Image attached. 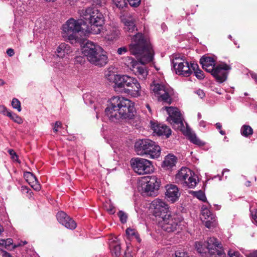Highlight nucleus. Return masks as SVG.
<instances>
[{
    "label": "nucleus",
    "instance_id": "nucleus-4",
    "mask_svg": "<svg viewBox=\"0 0 257 257\" xmlns=\"http://www.w3.org/2000/svg\"><path fill=\"white\" fill-rule=\"evenodd\" d=\"M164 108L169 115L167 119L174 129L182 132L194 144L199 146H202L204 145V143L198 138L196 134L190 128L185 127L183 122V117L177 108L171 106L165 107Z\"/></svg>",
    "mask_w": 257,
    "mask_h": 257
},
{
    "label": "nucleus",
    "instance_id": "nucleus-56",
    "mask_svg": "<svg viewBox=\"0 0 257 257\" xmlns=\"http://www.w3.org/2000/svg\"><path fill=\"white\" fill-rule=\"evenodd\" d=\"M7 53L10 57L13 56L15 54L14 50L11 48L7 50Z\"/></svg>",
    "mask_w": 257,
    "mask_h": 257
},
{
    "label": "nucleus",
    "instance_id": "nucleus-59",
    "mask_svg": "<svg viewBox=\"0 0 257 257\" xmlns=\"http://www.w3.org/2000/svg\"><path fill=\"white\" fill-rule=\"evenodd\" d=\"M199 125L200 126H202L203 127H205V126H206V122L203 121V120H201L200 122H199Z\"/></svg>",
    "mask_w": 257,
    "mask_h": 257
},
{
    "label": "nucleus",
    "instance_id": "nucleus-41",
    "mask_svg": "<svg viewBox=\"0 0 257 257\" xmlns=\"http://www.w3.org/2000/svg\"><path fill=\"white\" fill-rule=\"evenodd\" d=\"M29 184L36 191H39L41 188V185L38 182L37 178L35 179V181H33Z\"/></svg>",
    "mask_w": 257,
    "mask_h": 257
},
{
    "label": "nucleus",
    "instance_id": "nucleus-22",
    "mask_svg": "<svg viewBox=\"0 0 257 257\" xmlns=\"http://www.w3.org/2000/svg\"><path fill=\"white\" fill-rule=\"evenodd\" d=\"M166 197L168 201L174 203L177 201L180 196L178 188L174 185L166 186Z\"/></svg>",
    "mask_w": 257,
    "mask_h": 257
},
{
    "label": "nucleus",
    "instance_id": "nucleus-24",
    "mask_svg": "<svg viewBox=\"0 0 257 257\" xmlns=\"http://www.w3.org/2000/svg\"><path fill=\"white\" fill-rule=\"evenodd\" d=\"M136 82L138 84H132L131 87H129L127 89V91L126 92L125 94L134 98H139L144 96L146 94L144 90L142 89L140 82L137 79Z\"/></svg>",
    "mask_w": 257,
    "mask_h": 257
},
{
    "label": "nucleus",
    "instance_id": "nucleus-32",
    "mask_svg": "<svg viewBox=\"0 0 257 257\" xmlns=\"http://www.w3.org/2000/svg\"><path fill=\"white\" fill-rule=\"evenodd\" d=\"M125 233L128 238L132 239L136 238L138 242L141 241L137 232L134 229L131 228H127L125 230Z\"/></svg>",
    "mask_w": 257,
    "mask_h": 257
},
{
    "label": "nucleus",
    "instance_id": "nucleus-33",
    "mask_svg": "<svg viewBox=\"0 0 257 257\" xmlns=\"http://www.w3.org/2000/svg\"><path fill=\"white\" fill-rule=\"evenodd\" d=\"M189 193L201 201L203 202H205L206 201V198L205 194L201 190L198 191H191Z\"/></svg>",
    "mask_w": 257,
    "mask_h": 257
},
{
    "label": "nucleus",
    "instance_id": "nucleus-49",
    "mask_svg": "<svg viewBox=\"0 0 257 257\" xmlns=\"http://www.w3.org/2000/svg\"><path fill=\"white\" fill-rule=\"evenodd\" d=\"M174 257H189L187 253L184 251L177 250L176 251Z\"/></svg>",
    "mask_w": 257,
    "mask_h": 257
},
{
    "label": "nucleus",
    "instance_id": "nucleus-2",
    "mask_svg": "<svg viewBox=\"0 0 257 257\" xmlns=\"http://www.w3.org/2000/svg\"><path fill=\"white\" fill-rule=\"evenodd\" d=\"M135 112L134 102L127 98L119 96L111 98L105 110V114L112 121L120 118L131 119Z\"/></svg>",
    "mask_w": 257,
    "mask_h": 257
},
{
    "label": "nucleus",
    "instance_id": "nucleus-12",
    "mask_svg": "<svg viewBox=\"0 0 257 257\" xmlns=\"http://www.w3.org/2000/svg\"><path fill=\"white\" fill-rule=\"evenodd\" d=\"M175 73L180 76L188 77L193 72V70L198 68L195 63H189L183 58H175L172 61Z\"/></svg>",
    "mask_w": 257,
    "mask_h": 257
},
{
    "label": "nucleus",
    "instance_id": "nucleus-44",
    "mask_svg": "<svg viewBox=\"0 0 257 257\" xmlns=\"http://www.w3.org/2000/svg\"><path fill=\"white\" fill-rule=\"evenodd\" d=\"M193 72L194 73L195 76L199 79H202L204 78V76L203 72L199 70L198 68H197L196 70H193Z\"/></svg>",
    "mask_w": 257,
    "mask_h": 257
},
{
    "label": "nucleus",
    "instance_id": "nucleus-37",
    "mask_svg": "<svg viewBox=\"0 0 257 257\" xmlns=\"http://www.w3.org/2000/svg\"><path fill=\"white\" fill-rule=\"evenodd\" d=\"M24 178L29 184L33 181H35V179L36 178L35 176L30 172L25 173L24 174Z\"/></svg>",
    "mask_w": 257,
    "mask_h": 257
},
{
    "label": "nucleus",
    "instance_id": "nucleus-57",
    "mask_svg": "<svg viewBox=\"0 0 257 257\" xmlns=\"http://www.w3.org/2000/svg\"><path fill=\"white\" fill-rule=\"evenodd\" d=\"M27 242L26 241H22L20 243H18V244H15L14 245H13V247L14 248H16V247H17L18 246H23V245H24L25 244H27Z\"/></svg>",
    "mask_w": 257,
    "mask_h": 257
},
{
    "label": "nucleus",
    "instance_id": "nucleus-29",
    "mask_svg": "<svg viewBox=\"0 0 257 257\" xmlns=\"http://www.w3.org/2000/svg\"><path fill=\"white\" fill-rule=\"evenodd\" d=\"M177 162V158L171 154L166 156L162 163V168L166 170H171Z\"/></svg>",
    "mask_w": 257,
    "mask_h": 257
},
{
    "label": "nucleus",
    "instance_id": "nucleus-30",
    "mask_svg": "<svg viewBox=\"0 0 257 257\" xmlns=\"http://www.w3.org/2000/svg\"><path fill=\"white\" fill-rule=\"evenodd\" d=\"M188 177L186 178L185 181L186 182L183 183L182 186L183 187H187L189 188H194L198 184L199 180L197 175L191 170L189 174Z\"/></svg>",
    "mask_w": 257,
    "mask_h": 257
},
{
    "label": "nucleus",
    "instance_id": "nucleus-26",
    "mask_svg": "<svg viewBox=\"0 0 257 257\" xmlns=\"http://www.w3.org/2000/svg\"><path fill=\"white\" fill-rule=\"evenodd\" d=\"M109 246L112 255L113 257H119L121 253V247L117 237L112 236L109 238Z\"/></svg>",
    "mask_w": 257,
    "mask_h": 257
},
{
    "label": "nucleus",
    "instance_id": "nucleus-27",
    "mask_svg": "<svg viewBox=\"0 0 257 257\" xmlns=\"http://www.w3.org/2000/svg\"><path fill=\"white\" fill-rule=\"evenodd\" d=\"M191 170L187 167H182L180 169L175 175V182L180 185L185 183L186 178L188 177Z\"/></svg>",
    "mask_w": 257,
    "mask_h": 257
},
{
    "label": "nucleus",
    "instance_id": "nucleus-43",
    "mask_svg": "<svg viewBox=\"0 0 257 257\" xmlns=\"http://www.w3.org/2000/svg\"><path fill=\"white\" fill-rule=\"evenodd\" d=\"M13 244V240L12 238L2 239L0 240V244L5 245L6 247Z\"/></svg>",
    "mask_w": 257,
    "mask_h": 257
},
{
    "label": "nucleus",
    "instance_id": "nucleus-3",
    "mask_svg": "<svg viewBox=\"0 0 257 257\" xmlns=\"http://www.w3.org/2000/svg\"><path fill=\"white\" fill-rule=\"evenodd\" d=\"M89 35L87 26L82 20L70 19L62 26V37L71 43L80 42Z\"/></svg>",
    "mask_w": 257,
    "mask_h": 257
},
{
    "label": "nucleus",
    "instance_id": "nucleus-60",
    "mask_svg": "<svg viewBox=\"0 0 257 257\" xmlns=\"http://www.w3.org/2000/svg\"><path fill=\"white\" fill-rule=\"evenodd\" d=\"M248 257H257V251L250 253Z\"/></svg>",
    "mask_w": 257,
    "mask_h": 257
},
{
    "label": "nucleus",
    "instance_id": "nucleus-62",
    "mask_svg": "<svg viewBox=\"0 0 257 257\" xmlns=\"http://www.w3.org/2000/svg\"><path fill=\"white\" fill-rule=\"evenodd\" d=\"M44 60L46 62H50V61L49 57H47V56L44 57Z\"/></svg>",
    "mask_w": 257,
    "mask_h": 257
},
{
    "label": "nucleus",
    "instance_id": "nucleus-50",
    "mask_svg": "<svg viewBox=\"0 0 257 257\" xmlns=\"http://www.w3.org/2000/svg\"><path fill=\"white\" fill-rule=\"evenodd\" d=\"M17 5H15V6H14V7H17V9L18 8V7L20 6V11H21L22 13L26 10V9L25 8V6H24V5L23 4V3H22L21 1L20 0V2H17Z\"/></svg>",
    "mask_w": 257,
    "mask_h": 257
},
{
    "label": "nucleus",
    "instance_id": "nucleus-36",
    "mask_svg": "<svg viewBox=\"0 0 257 257\" xmlns=\"http://www.w3.org/2000/svg\"><path fill=\"white\" fill-rule=\"evenodd\" d=\"M12 105L14 109H17L19 112L22 110L21 102L17 98H14L13 99Z\"/></svg>",
    "mask_w": 257,
    "mask_h": 257
},
{
    "label": "nucleus",
    "instance_id": "nucleus-51",
    "mask_svg": "<svg viewBox=\"0 0 257 257\" xmlns=\"http://www.w3.org/2000/svg\"><path fill=\"white\" fill-rule=\"evenodd\" d=\"M0 257H12L11 255L5 250L0 248Z\"/></svg>",
    "mask_w": 257,
    "mask_h": 257
},
{
    "label": "nucleus",
    "instance_id": "nucleus-52",
    "mask_svg": "<svg viewBox=\"0 0 257 257\" xmlns=\"http://www.w3.org/2000/svg\"><path fill=\"white\" fill-rule=\"evenodd\" d=\"M127 52V49L125 47H120L117 49V52L119 55H122Z\"/></svg>",
    "mask_w": 257,
    "mask_h": 257
},
{
    "label": "nucleus",
    "instance_id": "nucleus-1",
    "mask_svg": "<svg viewBox=\"0 0 257 257\" xmlns=\"http://www.w3.org/2000/svg\"><path fill=\"white\" fill-rule=\"evenodd\" d=\"M130 51L140 62L132 57H127L125 59V64L139 79H145L148 74V71L145 64L152 61L154 56L151 44L142 33H138L132 38Z\"/></svg>",
    "mask_w": 257,
    "mask_h": 257
},
{
    "label": "nucleus",
    "instance_id": "nucleus-55",
    "mask_svg": "<svg viewBox=\"0 0 257 257\" xmlns=\"http://www.w3.org/2000/svg\"><path fill=\"white\" fill-rule=\"evenodd\" d=\"M215 257H226V254L223 250H220L217 251V255Z\"/></svg>",
    "mask_w": 257,
    "mask_h": 257
},
{
    "label": "nucleus",
    "instance_id": "nucleus-48",
    "mask_svg": "<svg viewBox=\"0 0 257 257\" xmlns=\"http://www.w3.org/2000/svg\"><path fill=\"white\" fill-rule=\"evenodd\" d=\"M9 154L11 156V158L15 161H18V157L16 153L13 150H10L9 151Z\"/></svg>",
    "mask_w": 257,
    "mask_h": 257
},
{
    "label": "nucleus",
    "instance_id": "nucleus-47",
    "mask_svg": "<svg viewBox=\"0 0 257 257\" xmlns=\"http://www.w3.org/2000/svg\"><path fill=\"white\" fill-rule=\"evenodd\" d=\"M250 212L252 221L254 223H257V210H250Z\"/></svg>",
    "mask_w": 257,
    "mask_h": 257
},
{
    "label": "nucleus",
    "instance_id": "nucleus-53",
    "mask_svg": "<svg viewBox=\"0 0 257 257\" xmlns=\"http://www.w3.org/2000/svg\"><path fill=\"white\" fill-rule=\"evenodd\" d=\"M61 126L62 123L61 122L56 121L53 128L54 131L55 132H57L59 131V128H60Z\"/></svg>",
    "mask_w": 257,
    "mask_h": 257
},
{
    "label": "nucleus",
    "instance_id": "nucleus-7",
    "mask_svg": "<svg viewBox=\"0 0 257 257\" xmlns=\"http://www.w3.org/2000/svg\"><path fill=\"white\" fill-rule=\"evenodd\" d=\"M134 150L136 154L152 159H158L161 155L160 147L149 139L137 140L135 143Z\"/></svg>",
    "mask_w": 257,
    "mask_h": 257
},
{
    "label": "nucleus",
    "instance_id": "nucleus-46",
    "mask_svg": "<svg viewBox=\"0 0 257 257\" xmlns=\"http://www.w3.org/2000/svg\"><path fill=\"white\" fill-rule=\"evenodd\" d=\"M127 1L130 6L134 7L139 6L141 3V0H127Z\"/></svg>",
    "mask_w": 257,
    "mask_h": 257
},
{
    "label": "nucleus",
    "instance_id": "nucleus-28",
    "mask_svg": "<svg viewBox=\"0 0 257 257\" xmlns=\"http://www.w3.org/2000/svg\"><path fill=\"white\" fill-rule=\"evenodd\" d=\"M200 62L202 68L208 72L211 73L215 68V60L212 57L204 56L200 59Z\"/></svg>",
    "mask_w": 257,
    "mask_h": 257
},
{
    "label": "nucleus",
    "instance_id": "nucleus-31",
    "mask_svg": "<svg viewBox=\"0 0 257 257\" xmlns=\"http://www.w3.org/2000/svg\"><path fill=\"white\" fill-rule=\"evenodd\" d=\"M240 134L245 137H250L253 133V129L248 125L244 124L240 128Z\"/></svg>",
    "mask_w": 257,
    "mask_h": 257
},
{
    "label": "nucleus",
    "instance_id": "nucleus-13",
    "mask_svg": "<svg viewBox=\"0 0 257 257\" xmlns=\"http://www.w3.org/2000/svg\"><path fill=\"white\" fill-rule=\"evenodd\" d=\"M182 220L181 216L177 213H168L158 220L159 226L165 231H174Z\"/></svg>",
    "mask_w": 257,
    "mask_h": 257
},
{
    "label": "nucleus",
    "instance_id": "nucleus-14",
    "mask_svg": "<svg viewBox=\"0 0 257 257\" xmlns=\"http://www.w3.org/2000/svg\"><path fill=\"white\" fill-rule=\"evenodd\" d=\"M131 165L134 172L140 175L150 174L154 169L152 161L142 158L132 159Z\"/></svg>",
    "mask_w": 257,
    "mask_h": 257
},
{
    "label": "nucleus",
    "instance_id": "nucleus-8",
    "mask_svg": "<svg viewBox=\"0 0 257 257\" xmlns=\"http://www.w3.org/2000/svg\"><path fill=\"white\" fill-rule=\"evenodd\" d=\"M72 52V49L69 44L61 43L57 47L54 56L62 60L58 62L51 61V65L55 69L63 70L70 62L69 56Z\"/></svg>",
    "mask_w": 257,
    "mask_h": 257
},
{
    "label": "nucleus",
    "instance_id": "nucleus-34",
    "mask_svg": "<svg viewBox=\"0 0 257 257\" xmlns=\"http://www.w3.org/2000/svg\"><path fill=\"white\" fill-rule=\"evenodd\" d=\"M9 115L8 117H9L14 122H15L18 124L23 123V119L20 116L18 115L17 114L11 111V112L9 113Z\"/></svg>",
    "mask_w": 257,
    "mask_h": 257
},
{
    "label": "nucleus",
    "instance_id": "nucleus-61",
    "mask_svg": "<svg viewBox=\"0 0 257 257\" xmlns=\"http://www.w3.org/2000/svg\"><path fill=\"white\" fill-rule=\"evenodd\" d=\"M215 125H216V128H217V129H218V130H220V129H221V126H222V125H221V123H219V122H217V123H216L215 124Z\"/></svg>",
    "mask_w": 257,
    "mask_h": 257
},
{
    "label": "nucleus",
    "instance_id": "nucleus-6",
    "mask_svg": "<svg viewBox=\"0 0 257 257\" xmlns=\"http://www.w3.org/2000/svg\"><path fill=\"white\" fill-rule=\"evenodd\" d=\"M112 68H109L105 72V79L110 83H114L113 88L116 92L125 93L132 84H138L136 78L127 75L116 74Z\"/></svg>",
    "mask_w": 257,
    "mask_h": 257
},
{
    "label": "nucleus",
    "instance_id": "nucleus-45",
    "mask_svg": "<svg viewBox=\"0 0 257 257\" xmlns=\"http://www.w3.org/2000/svg\"><path fill=\"white\" fill-rule=\"evenodd\" d=\"M11 112V111L8 110V109L4 106L2 105H0V113L3 114L4 115H6L7 116H9V113Z\"/></svg>",
    "mask_w": 257,
    "mask_h": 257
},
{
    "label": "nucleus",
    "instance_id": "nucleus-35",
    "mask_svg": "<svg viewBox=\"0 0 257 257\" xmlns=\"http://www.w3.org/2000/svg\"><path fill=\"white\" fill-rule=\"evenodd\" d=\"M112 1L119 9H123L127 6L125 0H112Z\"/></svg>",
    "mask_w": 257,
    "mask_h": 257
},
{
    "label": "nucleus",
    "instance_id": "nucleus-54",
    "mask_svg": "<svg viewBox=\"0 0 257 257\" xmlns=\"http://www.w3.org/2000/svg\"><path fill=\"white\" fill-rule=\"evenodd\" d=\"M195 93L201 98H203L204 97V96H205V93H204V91L202 90H201V89H198V90H196L195 91Z\"/></svg>",
    "mask_w": 257,
    "mask_h": 257
},
{
    "label": "nucleus",
    "instance_id": "nucleus-64",
    "mask_svg": "<svg viewBox=\"0 0 257 257\" xmlns=\"http://www.w3.org/2000/svg\"><path fill=\"white\" fill-rule=\"evenodd\" d=\"M5 84V81L3 80L0 79V86H2Z\"/></svg>",
    "mask_w": 257,
    "mask_h": 257
},
{
    "label": "nucleus",
    "instance_id": "nucleus-40",
    "mask_svg": "<svg viewBox=\"0 0 257 257\" xmlns=\"http://www.w3.org/2000/svg\"><path fill=\"white\" fill-rule=\"evenodd\" d=\"M105 209L110 213L113 214L115 212V209L112 204L110 202H106L104 205Z\"/></svg>",
    "mask_w": 257,
    "mask_h": 257
},
{
    "label": "nucleus",
    "instance_id": "nucleus-5",
    "mask_svg": "<svg viewBox=\"0 0 257 257\" xmlns=\"http://www.w3.org/2000/svg\"><path fill=\"white\" fill-rule=\"evenodd\" d=\"M82 53L92 64L102 67L107 63V57L103 48L98 44L87 41L82 48Z\"/></svg>",
    "mask_w": 257,
    "mask_h": 257
},
{
    "label": "nucleus",
    "instance_id": "nucleus-42",
    "mask_svg": "<svg viewBox=\"0 0 257 257\" xmlns=\"http://www.w3.org/2000/svg\"><path fill=\"white\" fill-rule=\"evenodd\" d=\"M93 5L97 7H104L106 4V0H92Z\"/></svg>",
    "mask_w": 257,
    "mask_h": 257
},
{
    "label": "nucleus",
    "instance_id": "nucleus-16",
    "mask_svg": "<svg viewBox=\"0 0 257 257\" xmlns=\"http://www.w3.org/2000/svg\"><path fill=\"white\" fill-rule=\"evenodd\" d=\"M169 208L168 205L165 201L158 198L154 200L150 205L153 214L158 218V220L170 213Z\"/></svg>",
    "mask_w": 257,
    "mask_h": 257
},
{
    "label": "nucleus",
    "instance_id": "nucleus-25",
    "mask_svg": "<svg viewBox=\"0 0 257 257\" xmlns=\"http://www.w3.org/2000/svg\"><path fill=\"white\" fill-rule=\"evenodd\" d=\"M120 31L116 26H109L103 34V37L105 40L109 42H113L116 40L119 37Z\"/></svg>",
    "mask_w": 257,
    "mask_h": 257
},
{
    "label": "nucleus",
    "instance_id": "nucleus-17",
    "mask_svg": "<svg viewBox=\"0 0 257 257\" xmlns=\"http://www.w3.org/2000/svg\"><path fill=\"white\" fill-rule=\"evenodd\" d=\"M84 101L86 104H91L94 103V108L96 110L97 106H101L105 103L106 98L102 94L96 92L86 93L83 96ZM96 117L98 118V111H96Z\"/></svg>",
    "mask_w": 257,
    "mask_h": 257
},
{
    "label": "nucleus",
    "instance_id": "nucleus-9",
    "mask_svg": "<svg viewBox=\"0 0 257 257\" xmlns=\"http://www.w3.org/2000/svg\"><path fill=\"white\" fill-rule=\"evenodd\" d=\"M160 180L156 176H148L140 180L138 189L144 196H152L156 190H158Z\"/></svg>",
    "mask_w": 257,
    "mask_h": 257
},
{
    "label": "nucleus",
    "instance_id": "nucleus-39",
    "mask_svg": "<svg viewBox=\"0 0 257 257\" xmlns=\"http://www.w3.org/2000/svg\"><path fill=\"white\" fill-rule=\"evenodd\" d=\"M118 216L121 223H124L126 222L127 216L125 212L122 211H119L118 213Z\"/></svg>",
    "mask_w": 257,
    "mask_h": 257
},
{
    "label": "nucleus",
    "instance_id": "nucleus-11",
    "mask_svg": "<svg viewBox=\"0 0 257 257\" xmlns=\"http://www.w3.org/2000/svg\"><path fill=\"white\" fill-rule=\"evenodd\" d=\"M195 247L198 252L200 253L208 252L210 254L211 257H215L218 251L223 250L221 244L215 237H210L206 241H196Z\"/></svg>",
    "mask_w": 257,
    "mask_h": 257
},
{
    "label": "nucleus",
    "instance_id": "nucleus-23",
    "mask_svg": "<svg viewBox=\"0 0 257 257\" xmlns=\"http://www.w3.org/2000/svg\"><path fill=\"white\" fill-rule=\"evenodd\" d=\"M121 20L123 24V29L125 32L131 33L137 30L135 19L131 15L121 16Z\"/></svg>",
    "mask_w": 257,
    "mask_h": 257
},
{
    "label": "nucleus",
    "instance_id": "nucleus-18",
    "mask_svg": "<svg viewBox=\"0 0 257 257\" xmlns=\"http://www.w3.org/2000/svg\"><path fill=\"white\" fill-rule=\"evenodd\" d=\"M230 69L228 65L221 63L215 67L211 74L218 82L221 83L226 80L228 71Z\"/></svg>",
    "mask_w": 257,
    "mask_h": 257
},
{
    "label": "nucleus",
    "instance_id": "nucleus-63",
    "mask_svg": "<svg viewBox=\"0 0 257 257\" xmlns=\"http://www.w3.org/2000/svg\"><path fill=\"white\" fill-rule=\"evenodd\" d=\"M4 230V229L3 226L0 224V235L3 232Z\"/></svg>",
    "mask_w": 257,
    "mask_h": 257
},
{
    "label": "nucleus",
    "instance_id": "nucleus-15",
    "mask_svg": "<svg viewBox=\"0 0 257 257\" xmlns=\"http://www.w3.org/2000/svg\"><path fill=\"white\" fill-rule=\"evenodd\" d=\"M150 89L160 101L170 104L171 102V90L168 87L158 83L154 82L150 86Z\"/></svg>",
    "mask_w": 257,
    "mask_h": 257
},
{
    "label": "nucleus",
    "instance_id": "nucleus-20",
    "mask_svg": "<svg viewBox=\"0 0 257 257\" xmlns=\"http://www.w3.org/2000/svg\"><path fill=\"white\" fill-rule=\"evenodd\" d=\"M150 124L154 133L158 136H165L166 138H169L171 135V129L165 124L154 121H151Z\"/></svg>",
    "mask_w": 257,
    "mask_h": 257
},
{
    "label": "nucleus",
    "instance_id": "nucleus-21",
    "mask_svg": "<svg viewBox=\"0 0 257 257\" xmlns=\"http://www.w3.org/2000/svg\"><path fill=\"white\" fill-rule=\"evenodd\" d=\"M57 218L58 221L67 228L74 229L76 227V223L75 221L63 211L57 213Z\"/></svg>",
    "mask_w": 257,
    "mask_h": 257
},
{
    "label": "nucleus",
    "instance_id": "nucleus-38",
    "mask_svg": "<svg viewBox=\"0 0 257 257\" xmlns=\"http://www.w3.org/2000/svg\"><path fill=\"white\" fill-rule=\"evenodd\" d=\"M228 257H243L240 253L236 250L229 249L227 252Z\"/></svg>",
    "mask_w": 257,
    "mask_h": 257
},
{
    "label": "nucleus",
    "instance_id": "nucleus-10",
    "mask_svg": "<svg viewBox=\"0 0 257 257\" xmlns=\"http://www.w3.org/2000/svg\"><path fill=\"white\" fill-rule=\"evenodd\" d=\"M86 13L89 14L85 19L89 21L90 27H87L89 33L98 34L100 33L102 26L104 24V17L102 13L97 9H87Z\"/></svg>",
    "mask_w": 257,
    "mask_h": 257
},
{
    "label": "nucleus",
    "instance_id": "nucleus-58",
    "mask_svg": "<svg viewBox=\"0 0 257 257\" xmlns=\"http://www.w3.org/2000/svg\"><path fill=\"white\" fill-rule=\"evenodd\" d=\"M251 77L257 82V74L253 72H250Z\"/></svg>",
    "mask_w": 257,
    "mask_h": 257
},
{
    "label": "nucleus",
    "instance_id": "nucleus-19",
    "mask_svg": "<svg viewBox=\"0 0 257 257\" xmlns=\"http://www.w3.org/2000/svg\"><path fill=\"white\" fill-rule=\"evenodd\" d=\"M201 219L205 226L208 228L214 227L217 225L215 216L205 206H202L201 208Z\"/></svg>",
    "mask_w": 257,
    "mask_h": 257
}]
</instances>
